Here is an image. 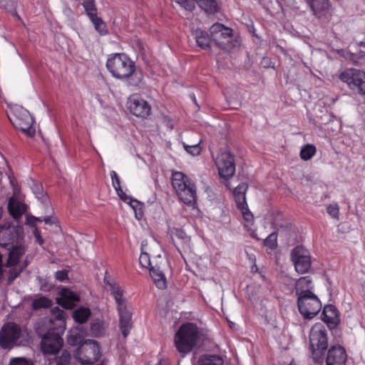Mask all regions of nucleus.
<instances>
[{"instance_id": "nucleus-14", "label": "nucleus", "mask_w": 365, "mask_h": 365, "mask_svg": "<svg viewBox=\"0 0 365 365\" xmlns=\"http://www.w3.org/2000/svg\"><path fill=\"white\" fill-rule=\"evenodd\" d=\"M22 227L15 226L11 222L0 225V246L6 247L14 242H19L23 237Z\"/></svg>"}, {"instance_id": "nucleus-7", "label": "nucleus", "mask_w": 365, "mask_h": 365, "mask_svg": "<svg viewBox=\"0 0 365 365\" xmlns=\"http://www.w3.org/2000/svg\"><path fill=\"white\" fill-rule=\"evenodd\" d=\"M11 124L16 128L21 130L29 136L35 134V129L33 127L34 120L30 113L21 106H15L7 114Z\"/></svg>"}, {"instance_id": "nucleus-22", "label": "nucleus", "mask_w": 365, "mask_h": 365, "mask_svg": "<svg viewBox=\"0 0 365 365\" xmlns=\"http://www.w3.org/2000/svg\"><path fill=\"white\" fill-rule=\"evenodd\" d=\"M322 320L328 324L336 326L339 322V312L335 306L326 305L322 312Z\"/></svg>"}, {"instance_id": "nucleus-24", "label": "nucleus", "mask_w": 365, "mask_h": 365, "mask_svg": "<svg viewBox=\"0 0 365 365\" xmlns=\"http://www.w3.org/2000/svg\"><path fill=\"white\" fill-rule=\"evenodd\" d=\"M193 35L197 45L202 49H210L211 48V43L213 41L211 38V34H209L207 31L201 29H196Z\"/></svg>"}, {"instance_id": "nucleus-30", "label": "nucleus", "mask_w": 365, "mask_h": 365, "mask_svg": "<svg viewBox=\"0 0 365 365\" xmlns=\"http://www.w3.org/2000/svg\"><path fill=\"white\" fill-rule=\"evenodd\" d=\"M149 271L155 286L159 289H165L166 287V279L164 274L154 267L150 268Z\"/></svg>"}, {"instance_id": "nucleus-11", "label": "nucleus", "mask_w": 365, "mask_h": 365, "mask_svg": "<svg viewBox=\"0 0 365 365\" xmlns=\"http://www.w3.org/2000/svg\"><path fill=\"white\" fill-rule=\"evenodd\" d=\"M21 336V329L14 322H8L0 330V346L2 349H12L19 345V340Z\"/></svg>"}, {"instance_id": "nucleus-15", "label": "nucleus", "mask_w": 365, "mask_h": 365, "mask_svg": "<svg viewBox=\"0 0 365 365\" xmlns=\"http://www.w3.org/2000/svg\"><path fill=\"white\" fill-rule=\"evenodd\" d=\"M82 6L85 9L86 15L93 23L96 31L101 36L107 34L108 30L106 23L101 17L98 16L95 0H83Z\"/></svg>"}, {"instance_id": "nucleus-27", "label": "nucleus", "mask_w": 365, "mask_h": 365, "mask_svg": "<svg viewBox=\"0 0 365 365\" xmlns=\"http://www.w3.org/2000/svg\"><path fill=\"white\" fill-rule=\"evenodd\" d=\"M196 3L208 14H217L220 9L216 0H196Z\"/></svg>"}, {"instance_id": "nucleus-6", "label": "nucleus", "mask_w": 365, "mask_h": 365, "mask_svg": "<svg viewBox=\"0 0 365 365\" xmlns=\"http://www.w3.org/2000/svg\"><path fill=\"white\" fill-rule=\"evenodd\" d=\"M309 344L314 362H322L328 347L327 330L323 324L316 323L312 327L309 332Z\"/></svg>"}, {"instance_id": "nucleus-40", "label": "nucleus", "mask_w": 365, "mask_h": 365, "mask_svg": "<svg viewBox=\"0 0 365 365\" xmlns=\"http://www.w3.org/2000/svg\"><path fill=\"white\" fill-rule=\"evenodd\" d=\"M26 264H25L24 267L17 268L16 266L11 267V269L9 271V276H8V284H11L23 272L24 269Z\"/></svg>"}, {"instance_id": "nucleus-1", "label": "nucleus", "mask_w": 365, "mask_h": 365, "mask_svg": "<svg viewBox=\"0 0 365 365\" xmlns=\"http://www.w3.org/2000/svg\"><path fill=\"white\" fill-rule=\"evenodd\" d=\"M106 66L112 76L125 80L128 86L138 87L143 81V73L136 71L135 62L123 53L109 55Z\"/></svg>"}, {"instance_id": "nucleus-45", "label": "nucleus", "mask_w": 365, "mask_h": 365, "mask_svg": "<svg viewBox=\"0 0 365 365\" xmlns=\"http://www.w3.org/2000/svg\"><path fill=\"white\" fill-rule=\"evenodd\" d=\"M9 365H33V362L25 357H15L10 360Z\"/></svg>"}, {"instance_id": "nucleus-2", "label": "nucleus", "mask_w": 365, "mask_h": 365, "mask_svg": "<svg viewBox=\"0 0 365 365\" xmlns=\"http://www.w3.org/2000/svg\"><path fill=\"white\" fill-rule=\"evenodd\" d=\"M104 282L109 287L111 296L115 299L116 309L119 316V327L124 338H126L132 329V312L127 299L124 297V291L115 282H110L106 277Z\"/></svg>"}, {"instance_id": "nucleus-32", "label": "nucleus", "mask_w": 365, "mask_h": 365, "mask_svg": "<svg viewBox=\"0 0 365 365\" xmlns=\"http://www.w3.org/2000/svg\"><path fill=\"white\" fill-rule=\"evenodd\" d=\"M8 210L11 216L14 219H19L24 212L19 202L14 200L13 197L10 198L9 200Z\"/></svg>"}, {"instance_id": "nucleus-9", "label": "nucleus", "mask_w": 365, "mask_h": 365, "mask_svg": "<svg viewBox=\"0 0 365 365\" xmlns=\"http://www.w3.org/2000/svg\"><path fill=\"white\" fill-rule=\"evenodd\" d=\"M297 307L299 313L304 319H311L322 309V303L312 292H307L306 294L298 297Z\"/></svg>"}, {"instance_id": "nucleus-36", "label": "nucleus", "mask_w": 365, "mask_h": 365, "mask_svg": "<svg viewBox=\"0 0 365 365\" xmlns=\"http://www.w3.org/2000/svg\"><path fill=\"white\" fill-rule=\"evenodd\" d=\"M90 331L91 334L96 337L102 336L104 333L103 322L99 319L93 321L91 323Z\"/></svg>"}, {"instance_id": "nucleus-41", "label": "nucleus", "mask_w": 365, "mask_h": 365, "mask_svg": "<svg viewBox=\"0 0 365 365\" xmlns=\"http://www.w3.org/2000/svg\"><path fill=\"white\" fill-rule=\"evenodd\" d=\"M139 263L142 267L147 268L148 269L153 267L151 264L149 255L143 251L141 252L139 257Z\"/></svg>"}, {"instance_id": "nucleus-5", "label": "nucleus", "mask_w": 365, "mask_h": 365, "mask_svg": "<svg viewBox=\"0 0 365 365\" xmlns=\"http://www.w3.org/2000/svg\"><path fill=\"white\" fill-rule=\"evenodd\" d=\"M50 325H42L37 324L36 332L41 339V349L45 354H56L62 348L63 340L62 335L58 331L51 328Z\"/></svg>"}, {"instance_id": "nucleus-4", "label": "nucleus", "mask_w": 365, "mask_h": 365, "mask_svg": "<svg viewBox=\"0 0 365 365\" xmlns=\"http://www.w3.org/2000/svg\"><path fill=\"white\" fill-rule=\"evenodd\" d=\"M171 182L178 198L185 205L193 206L197 202L196 186L193 181L182 172L172 174Z\"/></svg>"}, {"instance_id": "nucleus-8", "label": "nucleus", "mask_w": 365, "mask_h": 365, "mask_svg": "<svg viewBox=\"0 0 365 365\" xmlns=\"http://www.w3.org/2000/svg\"><path fill=\"white\" fill-rule=\"evenodd\" d=\"M100 346L95 340H86L79 345L74 354L75 359L81 364H93L101 357Z\"/></svg>"}, {"instance_id": "nucleus-48", "label": "nucleus", "mask_w": 365, "mask_h": 365, "mask_svg": "<svg viewBox=\"0 0 365 365\" xmlns=\"http://www.w3.org/2000/svg\"><path fill=\"white\" fill-rule=\"evenodd\" d=\"M33 232H34V237H35L36 241L38 242L39 245H42L43 243V240L42 237L41 236L40 231L38 230V229L36 227H35Z\"/></svg>"}, {"instance_id": "nucleus-10", "label": "nucleus", "mask_w": 365, "mask_h": 365, "mask_svg": "<svg viewBox=\"0 0 365 365\" xmlns=\"http://www.w3.org/2000/svg\"><path fill=\"white\" fill-rule=\"evenodd\" d=\"M339 79L347 84L349 89L360 95H365V72L356 68L342 71Z\"/></svg>"}, {"instance_id": "nucleus-51", "label": "nucleus", "mask_w": 365, "mask_h": 365, "mask_svg": "<svg viewBox=\"0 0 365 365\" xmlns=\"http://www.w3.org/2000/svg\"><path fill=\"white\" fill-rule=\"evenodd\" d=\"M34 220L36 222H43V217H34Z\"/></svg>"}, {"instance_id": "nucleus-35", "label": "nucleus", "mask_w": 365, "mask_h": 365, "mask_svg": "<svg viewBox=\"0 0 365 365\" xmlns=\"http://www.w3.org/2000/svg\"><path fill=\"white\" fill-rule=\"evenodd\" d=\"M223 364L224 361L221 356L209 355L201 359L199 365H223Z\"/></svg>"}, {"instance_id": "nucleus-42", "label": "nucleus", "mask_w": 365, "mask_h": 365, "mask_svg": "<svg viewBox=\"0 0 365 365\" xmlns=\"http://www.w3.org/2000/svg\"><path fill=\"white\" fill-rule=\"evenodd\" d=\"M327 213L334 219H339V207L337 203L330 204L327 207Z\"/></svg>"}, {"instance_id": "nucleus-16", "label": "nucleus", "mask_w": 365, "mask_h": 365, "mask_svg": "<svg viewBox=\"0 0 365 365\" xmlns=\"http://www.w3.org/2000/svg\"><path fill=\"white\" fill-rule=\"evenodd\" d=\"M112 185L113 188L115 190L117 195L118 197L125 202L128 203L134 210L135 212V216L137 217L138 215L142 217L143 211H142V205L137 200L133 199L130 196H128L123 190L120 186V178L118 175L117 173L114 170L110 171V173Z\"/></svg>"}, {"instance_id": "nucleus-38", "label": "nucleus", "mask_w": 365, "mask_h": 365, "mask_svg": "<svg viewBox=\"0 0 365 365\" xmlns=\"http://www.w3.org/2000/svg\"><path fill=\"white\" fill-rule=\"evenodd\" d=\"M201 142L202 140L200 139L197 143L193 145H190L184 143V148L188 153L193 156L199 155L202 151V148L200 145Z\"/></svg>"}, {"instance_id": "nucleus-25", "label": "nucleus", "mask_w": 365, "mask_h": 365, "mask_svg": "<svg viewBox=\"0 0 365 365\" xmlns=\"http://www.w3.org/2000/svg\"><path fill=\"white\" fill-rule=\"evenodd\" d=\"M296 294L300 297L306 294L307 292H312L313 289L312 280L309 276L300 277L295 284Z\"/></svg>"}, {"instance_id": "nucleus-50", "label": "nucleus", "mask_w": 365, "mask_h": 365, "mask_svg": "<svg viewBox=\"0 0 365 365\" xmlns=\"http://www.w3.org/2000/svg\"><path fill=\"white\" fill-rule=\"evenodd\" d=\"M252 237H254V238L257 239V240H263L262 237H259L257 236V233H256L255 232H253L252 233Z\"/></svg>"}, {"instance_id": "nucleus-47", "label": "nucleus", "mask_w": 365, "mask_h": 365, "mask_svg": "<svg viewBox=\"0 0 365 365\" xmlns=\"http://www.w3.org/2000/svg\"><path fill=\"white\" fill-rule=\"evenodd\" d=\"M56 279L63 282L68 278V272L66 270H58L55 274Z\"/></svg>"}, {"instance_id": "nucleus-44", "label": "nucleus", "mask_w": 365, "mask_h": 365, "mask_svg": "<svg viewBox=\"0 0 365 365\" xmlns=\"http://www.w3.org/2000/svg\"><path fill=\"white\" fill-rule=\"evenodd\" d=\"M242 216H243V218L244 220L248 222V223H252L253 222V215L252 213L250 211V210L248 209V206L247 205H245V206H242L240 208H238Z\"/></svg>"}, {"instance_id": "nucleus-31", "label": "nucleus", "mask_w": 365, "mask_h": 365, "mask_svg": "<svg viewBox=\"0 0 365 365\" xmlns=\"http://www.w3.org/2000/svg\"><path fill=\"white\" fill-rule=\"evenodd\" d=\"M33 192L35 194L36 198L43 205H47L49 204V197L48 195L43 192V186L41 183L35 182L31 187Z\"/></svg>"}, {"instance_id": "nucleus-19", "label": "nucleus", "mask_w": 365, "mask_h": 365, "mask_svg": "<svg viewBox=\"0 0 365 365\" xmlns=\"http://www.w3.org/2000/svg\"><path fill=\"white\" fill-rule=\"evenodd\" d=\"M51 317L45 319L39 322L38 324L48 326L51 328L58 331L60 333H64L66 329V313L58 307H53L51 309Z\"/></svg>"}, {"instance_id": "nucleus-21", "label": "nucleus", "mask_w": 365, "mask_h": 365, "mask_svg": "<svg viewBox=\"0 0 365 365\" xmlns=\"http://www.w3.org/2000/svg\"><path fill=\"white\" fill-rule=\"evenodd\" d=\"M79 301V295L66 288L61 290L60 297L57 299L58 304L67 309H73Z\"/></svg>"}, {"instance_id": "nucleus-23", "label": "nucleus", "mask_w": 365, "mask_h": 365, "mask_svg": "<svg viewBox=\"0 0 365 365\" xmlns=\"http://www.w3.org/2000/svg\"><path fill=\"white\" fill-rule=\"evenodd\" d=\"M24 253L25 248L24 245H19L13 246L9 252L6 266L7 267H12L16 266L19 264L21 257L24 255Z\"/></svg>"}, {"instance_id": "nucleus-37", "label": "nucleus", "mask_w": 365, "mask_h": 365, "mask_svg": "<svg viewBox=\"0 0 365 365\" xmlns=\"http://www.w3.org/2000/svg\"><path fill=\"white\" fill-rule=\"evenodd\" d=\"M71 359V356L69 351L66 349L62 350L60 355L55 357L56 365H68Z\"/></svg>"}, {"instance_id": "nucleus-3", "label": "nucleus", "mask_w": 365, "mask_h": 365, "mask_svg": "<svg viewBox=\"0 0 365 365\" xmlns=\"http://www.w3.org/2000/svg\"><path fill=\"white\" fill-rule=\"evenodd\" d=\"M203 330L194 322H185L180 325L174 336L176 349L181 354L190 352L202 340Z\"/></svg>"}, {"instance_id": "nucleus-53", "label": "nucleus", "mask_w": 365, "mask_h": 365, "mask_svg": "<svg viewBox=\"0 0 365 365\" xmlns=\"http://www.w3.org/2000/svg\"><path fill=\"white\" fill-rule=\"evenodd\" d=\"M155 365H162V363L160 361H159Z\"/></svg>"}, {"instance_id": "nucleus-20", "label": "nucleus", "mask_w": 365, "mask_h": 365, "mask_svg": "<svg viewBox=\"0 0 365 365\" xmlns=\"http://www.w3.org/2000/svg\"><path fill=\"white\" fill-rule=\"evenodd\" d=\"M347 354L340 345L331 346L327 351L326 365H346Z\"/></svg>"}, {"instance_id": "nucleus-52", "label": "nucleus", "mask_w": 365, "mask_h": 365, "mask_svg": "<svg viewBox=\"0 0 365 365\" xmlns=\"http://www.w3.org/2000/svg\"><path fill=\"white\" fill-rule=\"evenodd\" d=\"M359 45H360L361 46H365V43H364V42H360V43H359Z\"/></svg>"}, {"instance_id": "nucleus-12", "label": "nucleus", "mask_w": 365, "mask_h": 365, "mask_svg": "<svg viewBox=\"0 0 365 365\" xmlns=\"http://www.w3.org/2000/svg\"><path fill=\"white\" fill-rule=\"evenodd\" d=\"M220 178L225 180L231 178L235 173V157L229 150L220 151L215 159Z\"/></svg>"}, {"instance_id": "nucleus-17", "label": "nucleus", "mask_w": 365, "mask_h": 365, "mask_svg": "<svg viewBox=\"0 0 365 365\" xmlns=\"http://www.w3.org/2000/svg\"><path fill=\"white\" fill-rule=\"evenodd\" d=\"M232 29L220 23H215L210 28L211 38L220 48H223L232 37Z\"/></svg>"}, {"instance_id": "nucleus-13", "label": "nucleus", "mask_w": 365, "mask_h": 365, "mask_svg": "<svg viewBox=\"0 0 365 365\" xmlns=\"http://www.w3.org/2000/svg\"><path fill=\"white\" fill-rule=\"evenodd\" d=\"M291 259L294 263L295 270L299 274L307 273L311 268L309 251L303 246H297L292 250Z\"/></svg>"}, {"instance_id": "nucleus-34", "label": "nucleus", "mask_w": 365, "mask_h": 365, "mask_svg": "<svg viewBox=\"0 0 365 365\" xmlns=\"http://www.w3.org/2000/svg\"><path fill=\"white\" fill-rule=\"evenodd\" d=\"M53 302L51 299L46 297H41L34 300L32 307L34 310H38L42 308L51 307Z\"/></svg>"}, {"instance_id": "nucleus-33", "label": "nucleus", "mask_w": 365, "mask_h": 365, "mask_svg": "<svg viewBox=\"0 0 365 365\" xmlns=\"http://www.w3.org/2000/svg\"><path fill=\"white\" fill-rule=\"evenodd\" d=\"M317 153L316 147L312 144H307L301 149L299 155L303 160H310Z\"/></svg>"}, {"instance_id": "nucleus-39", "label": "nucleus", "mask_w": 365, "mask_h": 365, "mask_svg": "<svg viewBox=\"0 0 365 365\" xmlns=\"http://www.w3.org/2000/svg\"><path fill=\"white\" fill-rule=\"evenodd\" d=\"M277 235L276 232H272L269 234L268 236L264 238V245L267 247L274 250L277 247Z\"/></svg>"}, {"instance_id": "nucleus-28", "label": "nucleus", "mask_w": 365, "mask_h": 365, "mask_svg": "<svg viewBox=\"0 0 365 365\" xmlns=\"http://www.w3.org/2000/svg\"><path fill=\"white\" fill-rule=\"evenodd\" d=\"M91 315V312L90 309L84 307H80L73 312V319L76 322L81 324L86 323Z\"/></svg>"}, {"instance_id": "nucleus-26", "label": "nucleus", "mask_w": 365, "mask_h": 365, "mask_svg": "<svg viewBox=\"0 0 365 365\" xmlns=\"http://www.w3.org/2000/svg\"><path fill=\"white\" fill-rule=\"evenodd\" d=\"M248 188V186L246 183L242 182L239 184L233 191V195L235 201L237 204V208H240L242 206L247 205L246 202V191Z\"/></svg>"}, {"instance_id": "nucleus-29", "label": "nucleus", "mask_w": 365, "mask_h": 365, "mask_svg": "<svg viewBox=\"0 0 365 365\" xmlns=\"http://www.w3.org/2000/svg\"><path fill=\"white\" fill-rule=\"evenodd\" d=\"M314 15L326 10L329 6V0H304Z\"/></svg>"}, {"instance_id": "nucleus-18", "label": "nucleus", "mask_w": 365, "mask_h": 365, "mask_svg": "<svg viewBox=\"0 0 365 365\" xmlns=\"http://www.w3.org/2000/svg\"><path fill=\"white\" fill-rule=\"evenodd\" d=\"M127 105L130 112L136 117L145 118L150 114V105L138 95L131 96L128 98Z\"/></svg>"}, {"instance_id": "nucleus-54", "label": "nucleus", "mask_w": 365, "mask_h": 365, "mask_svg": "<svg viewBox=\"0 0 365 365\" xmlns=\"http://www.w3.org/2000/svg\"><path fill=\"white\" fill-rule=\"evenodd\" d=\"M289 365H295V364H294L293 361H292V362L289 364Z\"/></svg>"}, {"instance_id": "nucleus-46", "label": "nucleus", "mask_w": 365, "mask_h": 365, "mask_svg": "<svg viewBox=\"0 0 365 365\" xmlns=\"http://www.w3.org/2000/svg\"><path fill=\"white\" fill-rule=\"evenodd\" d=\"M81 341V336L78 334H71L68 336L67 341L71 346H76L80 344Z\"/></svg>"}, {"instance_id": "nucleus-49", "label": "nucleus", "mask_w": 365, "mask_h": 365, "mask_svg": "<svg viewBox=\"0 0 365 365\" xmlns=\"http://www.w3.org/2000/svg\"><path fill=\"white\" fill-rule=\"evenodd\" d=\"M43 222H44L46 224H48V225H52L54 223V222L52 219V217H51V216L43 217Z\"/></svg>"}, {"instance_id": "nucleus-43", "label": "nucleus", "mask_w": 365, "mask_h": 365, "mask_svg": "<svg viewBox=\"0 0 365 365\" xmlns=\"http://www.w3.org/2000/svg\"><path fill=\"white\" fill-rule=\"evenodd\" d=\"M182 8L187 11H192L195 8L196 0H175Z\"/></svg>"}]
</instances>
